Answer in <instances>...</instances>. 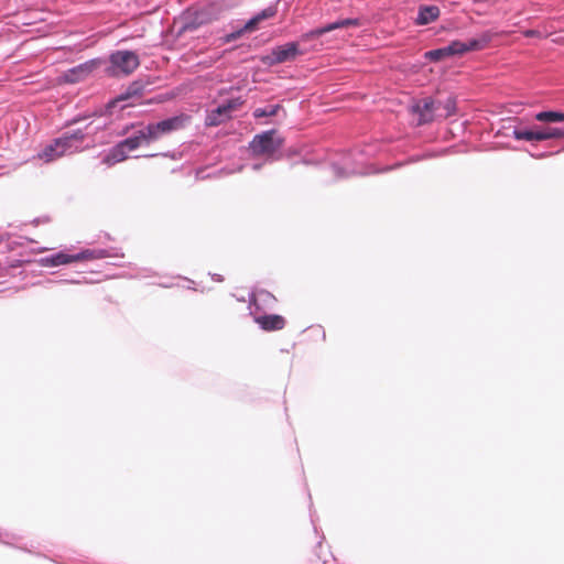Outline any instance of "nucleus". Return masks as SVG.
<instances>
[{"instance_id": "nucleus-22", "label": "nucleus", "mask_w": 564, "mask_h": 564, "mask_svg": "<svg viewBox=\"0 0 564 564\" xmlns=\"http://www.w3.org/2000/svg\"><path fill=\"white\" fill-rule=\"evenodd\" d=\"M279 109V105H268L265 107L254 109L253 116L254 118L273 117L278 113Z\"/></svg>"}, {"instance_id": "nucleus-7", "label": "nucleus", "mask_w": 564, "mask_h": 564, "mask_svg": "<svg viewBox=\"0 0 564 564\" xmlns=\"http://www.w3.org/2000/svg\"><path fill=\"white\" fill-rule=\"evenodd\" d=\"M140 65L137 53L127 50L112 52L109 55V65L106 73L109 76L119 77L132 74Z\"/></svg>"}, {"instance_id": "nucleus-15", "label": "nucleus", "mask_w": 564, "mask_h": 564, "mask_svg": "<svg viewBox=\"0 0 564 564\" xmlns=\"http://www.w3.org/2000/svg\"><path fill=\"white\" fill-rule=\"evenodd\" d=\"M300 54L299 46L294 42L280 45L272 51L275 63H284L294 59Z\"/></svg>"}, {"instance_id": "nucleus-18", "label": "nucleus", "mask_w": 564, "mask_h": 564, "mask_svg": "<svg viewBox=\"0 0 564 564\" xmlns=\"http://www.w3.org/2000/svg\"><path fill=\"white\" fill-rule=\"evenodd\" d=\"M538 131V140H553V139H564V126L563 127H545L536 129Z\"/></svg>"}, {"instance_id": "nucleus-17", "label": "nucleus", "mask_w": 564, "mask_h": 564, "mask_svg": "<svg viewBox=\"0 0 564 564\" xmlns=\"http://www.w3.org/2000/svg\"><path fill=\"white\" fill-rule=\"evenodd\" d=\"M440 17V8L437 6H421L417 10L415 23L417 25H426L435 21Z\"/></svg>"}, {"instance_id": "nucleus-4", "label": "nucleus", "mask_w": 564, "mask_h": 564, "mask_svg": "<svg viewBox=\"0 0 564 564\" xmlns=\"http://www.w3.org/2000/svg\"><path fill=\"white\" fill-rule=\"evenodd\" d=\"M84 139V133L80 130L72 133L70 135H64L52 143L47 144L42 153L37 154V159L44 160L46 163L52 162L63 155L72 154L77 152L79 145L77 142H80Z\"/></svg>"}, {"instance_id": "nucleus-12", "label": "nucleus", "mask_w": 564, "mask_h": 564, "mask_svg": "<svg viewBox=\"0 0 564 564\" xmlns=\"http://www.w3.org/2000/svg\"><path fill=\"white\" fill-rule=\"evenodd\" d=\"M275 13L274 9L272 8H267L264 10H262L261 12H259L258 14H256L253 18H251L249 21H247L242 28H239L237 29L236 31L231 32V33H228L226 34L221 41L224 44H227V43H231L236 40H238L239 37H241L246 32H252L257 29L258 24L262 21V20H265L268 18H271L273 17Z\"/></svg>"}, {"instance_id": "nucleus-19", "label": "nucleus", "mask_w": 564, "mask_h": 564, "mask_svg": "<svg viewBox=\"0 0 564 564\" xmlns=\"http://www.w3.org/2000/svg\"><path fill=\"white\" fill-rule=\"evenodd\" d=\"M457 106L454 97H447L444 101L441 100L438 112L440 118H448L456 113Z\"/></svg>"}, {"instance_id": "nucleus-25", "label": "nucleus", "mask_w": 564, "mask_h": 564, "mask_svg": "<svg viewBox=\"0 0 564 564\" xmlns=\"http://www.w3.org/2000/svg\"><path fill=\"white\" fill-rule=\"evenodd\" d=\"M214 279H216L217 281H223L220 275H214Z\"/></svg>"}, {"instance_id": "nucleus-23", "label": "nucleus", "mask_w": 564, "mask_h": 564, "mask_svg": "<svg viewBox=\"0 0 564 564\" xmlns=\"http://www.w3.org/2000/svg\"><path fill=\"white\" fill-rule=\"evenodd\" d=\"M251 167L253 171H258L261 167V164L254 163V164H252Z\"/></svg>"}, {"instance_id": "nucleus-24", "label": "nucleus", "mask_w": 564, "mask_h": 564, "mask_svg": "<svg viewBox=\"0 0 564 564\" xmlns=\"http://www.w3.org/2000/svg\"><path fill=\"white\" fill-rule=\"evenodd\" d=\"M0 541L4 542V544H8V541L3 540V534L2 533H0Z\"/></svg>"}, {"instance_id": "nucleus-6", "label": "nucleus", "mask_w": 564, "mask_h": 564, "mask_svg": "<svg viewBox=\"0 0 564 564\" xmlns=\"http://www.w3.org/2000/svg\"><path fill=\"white\" fill-rule=\"evenodd\" d=\"M272 301H274L272 294L267 291H260L252 294L249 305L250 314L253 316L254 322L259 324L262 329L268 332L280 330L285 326V319L281 315H258L259 303Z\"/></svg>"}, {"instance_id": "nucleus-1", "label": "nucleus", "mask_w": 564, "mask_h": 564, "mask_svg": "<svg viewBox=\"0 0 564 564\" xmlns=\"http://www.w3.org/2000/svg\"><path fill=\"white\" fill-rule=\"evenodd\" d=\"M492 35L490 32H484L478 37L470 39L466 42L453 41L447 46L425 52L424 58L430 62H440L451 56L480 51L490 43Z\"/></svg>"}, {"instance_id": "nucleus-11", "label": "nucleus", "mask_w": 564, "mask_h": 564, "mask_svg": "<svg viewBox=\"0 0 564 564\" xmlns=\"http://www.w3.org/2000/svg\"><path fill=\"white\" fill-rule=\"evenodd\" d=\"M241 106L239 98L226 100L215 109L207 112L205 123L208 127H217L231 118V113Z\"/></svg>"}, {"instance_id": "nucleus-9", "label": "nucleus", "mask_w": 564, "mask_h": 564, "mask_svg": "<svg viewBox=\"0 0 564 564\" xmlns=\"http://www.w3.org/2000/svg\"><path fill=\"white\" fill-rule=\"evenodd\" d=\"M441 106V100L433 99L431 97L422 98L415 101L411 106V112L415 117V124L423 126L434 121L435 119H440L438 110Z\"/></svg>"}, {"instance_id": "nucleus-16", "label": "nucleus", "mask_w": 564, "mask_h": 564, "mask_svg": "<svg viewBox=\"0 0 564 564\" xmlns=\"http://www.w3.org/2000/svg\"><path fill=\"white\" fill-rule=\"evenodd\" d=\"M144 89L145 86L141 82H133L115 99V102L131 100L129 106H134V99L140 98L143 95Z\"/></svg>"}, {"instance_id": "nucleus-2", "label": "nucleus", "mask_w": 564, "mask_h": 564, "mask_svg": "<svg viewBox=\"0 0 564 564\" xmlns=\"http://www.w3.org/2000/svg\"><path fill=\"white\" fill-rule=\"evenodd\" d=\"M151 142L154 141L152 137L148 135L147 126H143L135 130L130 137L113 145L102 159V162L107 165H113L122 162L128 159L129 152H132L142 145L150 144Z\"/></svg>"}, {"instance_id": "nucleus-21", "label": "nucleus", "mask_w": 564, "mask_h": 564, "mask_svg": "<svg viewBox=\"0 0 564 564\" xmlns=\"http://www.w3.org/2000/svg\"><path fill=\"white\" fill-rule=\"evenodd\" d=\"M512 135L517 140H525V141H539L538 140V131L529 130V129H513Z\"/></svg>"}, {"instance_id": "nucleus-20", "label": "nucleus", "mask_w": 564, "mask_h": 564, "mask_svg": "<svg viewBox=\"0 0 564 564\" xmlns=\"http://www.w3.org/2000/svg\"><path fill=\"white\" fill-rule=\"evenodd\" d=\"M535 119L540 122H564V112L562 111H540L535 115Z\"/></svg>"}, {"instance_id": "nucleus-8", "label": "nucleus", "mask_w": 564, "mask_h": 564, "mask_svg": "<svg viewBox=\"0 0 564 564\" xmlns=\"http://www.w3.org/2000/svg\"><path fill=\"white\" fill-rule=\"evenodd\" d=\"M364 153L349 151L344 153L341 159L332 164L336 177H347L355 174L370 173L364 167Z\"/></svg>"}, {"instance_id": "nucleus-5", "label": "nucleus", "mask_w": 564, "mask_h": 564, "mask_svg": "<svg viewBox=\"0 0 564 564\" xmlns=\"http://www.w3.org/2000/svg\"><path fill=\"white\" fill-rule=\"evenodd\" d=\"M108 256V251L105 249H85L77 253H67L64 251H59L51 256L37 258V265L58 267L72 262L102 259Z\"/></svg>"}, {"instance_id": "nucleus-13", "label": "nucleus", "mask_w": 564, "mask_h": 564, "mask_svg": "<svg viewBox=\"0 0 564 564\" xmlns=\"http://www.w3.org/2000/svg\"><path fill=\"white\" fill-rule=\"evenodd\" d=\"M360 24L359 19H343L335 21L333 23H329L325 26L317 28L315 30H312L303 35V40H311V39H317L325 33H328L330 31L341 29V28H348V26H357Z\"/></svg>"}, {"instance_id": "nucleus-3", "label": "nucleus", "mask_w": 564, "mask_h": 564, "mask_svg": "<svg viewBox=\"0 0 564 564\" xmlns=\"http://www.w3.org/2000/svg\"><path fill=\"white\" fill-rule=\"evenodd\" d=\"M283 145V139L275 130L264 131L256 134L249 143V150L253 156H264L265 162H273L280 159L278 154Z\"/></svg>"}, {"instance_id": "nucleus-14", "label": "nucleus", "mask_w": 564, "mask_h": 564, "mask_svg": "<svg viewBox=\"0 0 564 564\" xmlns=\"http://www.w3.org/2000/svg\"><path fill=\"white\" fill-rule=\"evenodd\" d=\"M99 62L97 59H91L85 62L80 65H77L70 69H68L64 74V79L68 83H77L85 79L97 66Z\"/></svg>"}, {"instance_id": "nucleus-10", "label": "nucleus", "mask_w": 564, "mask_h": 564, "mask_svg": "<svg viewBox=\"0 0 564 564\" xmlns=\"http://www.w3.org/2000/svg\"><path fill=\"white\" fill-rule=\"evenodd\" d=\"M188 122L189 117L182 113L159 122L149 123L147 124L148 135L152 137L153 141H156L165 134L183 129Z\"/></svg>"}, {"instance_id": "nucleus-26", "label": "nucleus", "mask_w": 564, "mask_h": 564, "mask_svg": "<svg viewBox=\"0 0 564 564\" xmlns=\"http://www.w3.org/2000/svg\"><path fill=\"white\" fill-rule=\"evenodd\" d=\"M36 33H37V37H39V36H41V34H40V33H41V30H40L39 28H37V30H36Z\"/></svg>"}]
</instances>
